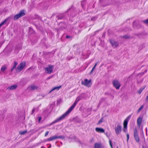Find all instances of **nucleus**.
Wrapping results in <instances>:
<instances>
[{
    "instance_id": "nucleus-1",
    "label": "nucleus",
    "mask_w": 148,
    "mask_h": 148,
    "mask_svg": "<svg viewBox=\"0 0 148 148\" xmlns=\"http://www.w3.org/2000/svg\"><path fill=\"white\" fill-rule=\"evenodd\" d=\"M77 14L76 11V9L74 8L73 6L69 8L66 11V12L57 16L56 18L58 20H62L67 18L70 17H73Z\"/></svg>"
},
{
    "instance_id": "nucleus-2",
    "label": "nucleus",
    "mask_w": 148,
    "mask_h": 148,
    "mask_svg": "<svg viewBox=\"0 0 148 148\" xmlns=\"http://www.w3.org/2000/svg\"><path fill=\"white\" fill-rule=\"evenodd\" d=\"M81 100V96H79L78 97H77V99H76L74 102L73 103V104L72 105V106L71 107H70L69 109L65 113V114L67 115L69 114L73 109L74 108L76 105L77 103Z\"/></svg>"
},
{
    "instance_id": "nucleus-3",
    "label": "nucleus",
    "mask_w": 148,
    "mask_h": 148,
    "mask_svg": "<svg viewBox=\"0 0 148 148\" xmlns=\"http://www.w3.org/2000/svg\"><path fill=\"white\" fill-rule=\"evenodd\" d=\"M67 116V115L65 114V113H64L62 115L57 118L51 123L47 125L46 126H50L53 124L64 119Z\"/></svg>"
},
{
    "instance_id": "nucleus-4",
    "label": "nucleus",
    "mask_w": 148,
    "mask_h": 148,
    "mask_svg": "<svg viewBox=\"0 0 148 148\" xmlns=\"http://www.w3.org/2000/svg\"><path fill=\"white\" fill-rule=\"evenodd\" d=\"M25 15V13L24 12V10H21L18 14L14 16L13 18L14 20L16 21L18 18L23 16Z\"/></svg>"
},
{
    "instance_id": "nucleus-5",
    "label": "nucleus",
    "mask_w": 148,
    "mask_h": 148,
    "mask_svg": "<svg viewBox=\"0 0 148 148\" xmlns=\"http://www.w3.org/2000/svg\"><path fill=\"white\" fill-rule=\"evenodd\" d=\"M81 84L83 85L89 87L91 86L92 82L91 79L88 80L87 79H86L84 81H82Z\"/></svg>"
},
{
    "instance_id": "nucleus-6",
    "label": "nucleus",
    "mask_w": 148,
    "mask_h": 148,
    "mask_svg": "<svg viewBox=\"0 0 148 148\" xmlns=\"http://www.w3.org/2000/svg\"><path fill=\"white\" fill-rule=\"evenodd\" d=\"M54 67L53 65H49L48 66L45 68L46 73L50 74L53 71Z\"/></svg>"
},
{
    "instance_id": "nucleus-7",
    "label": "nucleus",
    "mask_w": 148,
    "mask_h": 148,
    "mask_svg": "<svg viewBox=\"0 0 148 148\" xmlns=\"http://www.w3.org/2000/svg\"><path fill=\"white\" fill-rule=\"evenodd\" d=\"M110 42L113 48H115L118 47L119 46V42L118 41L113 39H110Z\"/></svg>"
},
{
    "instance_id": "nucleus-8",
    "label": "nucleus",
    "mask_w": 148,
    "mask_h": 148,
    "mask_svg": "<svg viewBox=\"0 0 148 148\" xmlns=\"http://www.w3.org/2000/svg\"><path fill=\"white\" fill-rule=\"evenodd\" d=\"M134 137L137 142H139V137L138 135V131L136 129L134 130Z\"/></svg>"
},
{
    "instance_id": "nucleus-9",
    "label": "nucleus",
    "mask_w": 148,
    "mask_h": 148,
    "mask_svg": "<svg viewBox=\"0 0 148 148\" xmlns=\"http://www.w3.org/2000/svg\"><path fill=\"white\" fill-rule=\"evenodd\" d=\"M121 125L119 124L117 125L115 128V130L117 135L119 134L121 131Z\"/></svg>"
},
{
    "instance_id": "nucleus-10",
    "label": "nucleus",
    "mask_w": 148,
    "mask_h": 148,
    "mask_svg": "<svg viewBox=\"0 0 148 148\" xmlns=\"http://www.w3.org/2000/svg\"><path fill=\"white\" fill-rule=\"evenodd\" d=\"M64 138V137L63 136H57L54 135L51 137L47 140V141H50L56 139L58 138L63 139Z\"/></svg>"
},
{
    "instance_id": "nucleus-11",
    "label": "nucleus",
    "mask_w": 148,
    "mask_h": 148,
    "mask_svg": "<svg viewBox=\"0 0 148 148\" xmlns=\"http://www.w3.org/2000/svg\"><path fill=\"white\" fill-rule=\"evenodd\" d=\"M112 84L113 86L116 89H119L121 86V84L118 80H114L112 82Z\"/></svg>"
},
{
    "instance_id": "nucleus-12",
    "label": "nucleus",
    "mask_w": 148,
    "mask_h": 148,
    "mask_svg": "<svg viewBox=\"0 0 148 148\" xmlns=\"http://www.w3.org/2000/svg\"><path fill=\"white\" fill-rule=\"evenodd\" d=\"M10 17H9L6 19H5L0 24V28L2 26L6 24L7 23L8 24L10 23Z\"/></svg>"
},
{
    "instance_id": "nucleus-13",
    "label": "nucleus",
    "mask_w": 148,
    "mask_h": 148,
    "mask_svg": "<svg viewBox=\"0 0 148 148\" xmlns=\"http://www.w3.org/2000/svg\"><path fill=\"white\" fill-rule=\"evenodd\" d=\"M25 65V62H22L20 63L16 68V69L17 70L21 71L24 67Z\"/></svg>"
},
{
    "instance_id": "nucleus-14",
    "label": "nucleus",
    "mask_w": 148,
    "mask_h": 148,
    "mask_svg": "<svg viewBox=\"0 0 148 148\" xmlns=\"http://www.w3.org/2000/svg\"><path fill=\"white\" fill-rule=\"evenodd\" d=\"M143 117L141 116H139L137 120V125L138 127H140L142 122Z\"/></svg>"
},
{
    "instance_id": "nucleus-15",
    "label": "nucleus",
    "mask_w": 148,
    "mask_h": 148,
    "mask_svg": "<svg viewBox=\"0 0 148 148\" xmlns=\"http://www.w3.org/2000/svg\"><path fill=\"white\" fill-rule=\"evenodd\" d=\"M131 116V115H129L124 120L123 122V127H127L128 122L130 119Z\"/></svg>"
},
{
    "instance_id": "nucleus-16",
    "label": "nucleus",
    "mask_w": 148,
    "mask_h": 148,
    "mask_svg": "<svg viewBox=\"0 0 148 148\" xmlns=\"http://www.w3.org/2000/svg\"><path fill=\"white\" fill-rule=\"evenodd\" d=\"M95 130L97 132L99 133H103L105 132L104 130L101 128L96 127Z\"/></svg>"
},
{
    "instance_id": "nucleus-17",
    "label": "nucleus",
    "mask_w": 148,
    "mask_h": 148,
    "mask_svg": "<svg viewBox=\"0 0 148 148\" xmlns=\"http://www.w3.org/2000/svg\"><path fill=\"white\" fill-rule=\"evenodd\" d=\"M17 87V86L16 85H14L8 87L7 89L10 90H13L15 89Z\"/></svg>"
},
{
    "instance_id": "nucleus-18",
    "label": "nucleus",
    "mask_w": 148,
    "mask_h": 148,
    "mask_svg": "<svg viewBox=\"0 0 148 148\" xmlns=\"http://www.w3.org/2000/svg\"><path fill=\"white\" fill-rule=\"evenodd\" d=\"M61 87V86H59L53 88L49 92V93H50L52 91L56 90V91L58 90Z\"/></svg>"
},
{
    "instance_id": "nucleus-19",
    "label": "nucleus",
    "mask_w": 148,
    "mask_h": 148,
    "mask_svg": "<svg viewBox=\"0 0 148 148\" xmlns=\"http://www.w3.org/2000/svg\"><path fill=\"white\" fill-rule=\"evenodd\" d=\"M94 146L95 148H103L101 144L98 143H95Z\"/></svg>"
},
{
    "instance_id": "nucleus-20",
    "label": "nucleus",
    "mask_w": 148,
    "mask_h": 148,
    "mask_svg": "<svg viewBox=\"0 0 148 148\" xmlns=\"http://www.w3.org/2000/svg\"><path fill=\"white\" fill-rule=\"evenodd\" d=\"M17 62L16 61H15L14 62V64L13 65V66L11 70V72L14 69L16 68V66L17 65Z\"/></svg>"
},
{
    "instance_id": "nucleus-21",
    "label": "nucleus",
    "mask_w": 148,
    "mask_h": 148,
    "mask_svg": "<svg viewBox=\"0 0 148 148\" xmlns=\"http://www.w3.org/2000/svg\"><path fill=\"white\" fill-rule=\"evenodd\" d=\"M30 88L31 90H34L38 88V87L34 85H32L30 86Z\"/></svg>"
},
{
    "instance_id": "nucleus-22",
    "label": "nucleus",
    "mask_w": 148,
    "mask_h": 148,
    "mask_svg": "<svg viewBox=\"0 0 148 148\" xmlns=\"http://www.w3.org/2000/svg\"><path fill=\"white\" fill-rule=\"evenodd\" d=\"M144 105H142L138 110L137 112L139 113L144 108Z\"/></svg>"
},
{
    "instance_id": "nucleus-23",
    "label": "nucleus",
    "mask_w": 148,
    "mask_h": 148,
    "mask_svg": "<svg viewBox=\"0 0 148 148\" xmlns=\"http://www.w3.org/2000/svg\"><path fill=\"white\" fill-rule=\"evenodd\" d=\"M137 22L136 21H134L133 23V26L135 28H137V25H138Z\"/></svg>"
},
{
    "instance_id": "nucleus-24",
    "label": "nucleus",
    "mask_w": 148,
    "mask_h": 148,
    "mask_svg": "<svg viewBox=\"0 0 148 148\" xmlns=\"http://www.w3.org/2000/svg\"><path fill=\"white\" fill-rule=\"evenodd\" d=\"M22 46L21 45H19V46L18 45L16 46V49H17L18 50L21 49H22Z\"/></svg>"
},
{
    "instance_id": "nucleus-25",
    "label": "nucleus",
    "mask_w": 148,
    "mask_h": 148,
    "mask_svg": "<svg viewBox=\"0 0 148 148\" xmlns=\"http://www.w3.org/2000/svg\"><path fill=\"white\" fill-rule=\"evenodd\" d=\"M97 18V16H94L92 17L91 19V20L92 21H95Z\"/></svg>"
},
{
    "instance_id": "nucleus-26",
    "label": "nucleus",
    "mask_w": 148,
    "mask_h": 148,
    "mask_svg": "<svg viewBox=\"0 0 148 148\" xmlns=\"http://www.w3.org/2000/svg\"><path fill=\"white\" fill-rule=\"evenodd\" d=\"M144 88H141L138 91V93L139 94H140L142 92L143 90L144 89Z\"/></svg>"
},
{
    "instance_id": "nucleus-27",
    "label": "nucleus",
    "mask_w": 148,
    "mask_h": 148,
    "mask_svg": "<svg viewBox=\"0 0 148 148\" xmlns=\"http://www.w3.org/2000/svg\"><path fill=\"white\" fill-rule=\"evenodd\" d=\"M142 22L145 24H147L148 23V18L146 20H143Z\"/></svg>"
},
{
    "instance_id": "nucleus-28",
    "label": "nucleus",
    "mask_w": 148,
    "mask_h": 148,
    "mask_svg": "<svg viewBox=\"0 0 148 148\" xmlns=\"http://www.w3.org/2000/svg\"><path fill=\"white\" fill-rule=\"evenodd\" d=\"M104 101H105V98H101L99 101V105H100L102 102Z\"/></svg>"
},
{
    "instance_id": "nucleus-29",
    "label": "nucleus",
    "mask_w": 148,
    "mask_h": 148,
    "mask_svg": "<svg viewBox=\"0 0 148 148\" xmlns=\"http://www.w3.org/2000/svg\"><path fill=\"white\" fill-rule=\"evenodd\" d=\"M27 132V131L26 130L24 131L20 132V134L21 135H24Z\"/></svg>"
},
{
    "instance_id": "nucleus-30",
    "label": "nucleus",
    "mask_w": 148,
    "mask_h": 148,
    "mask_svg": "<svg viewBox=\"0 0 148 148\" xmlns=\"http://www.w3.org/2000/svg\"><path fill=\"white\" fill-rule=\"evenodd\" d=\"M103 118H102L98 121V122L97 123V124L98 125V124H100V123H102L103 122Z\"/></svg>"
},
{
    "instance_id": "nucleus-31",
    "label": "nucleus",
    "mask_w": 148,
    "mask_h": 148,
    "mask_svg": "<svg viewBox=\"0 0 148 148\" xmlns=\"http://www.w3.org/2000/svg\"><path fill=\"white\" fill-rule=\"evenodd\" d=\"M6 69V67L5 66H3L1 68V71H4Z\"/></svg>"
},
{
    "instance_id": "nucleus-32",
    "label": "nucleus",
    "mask_w": 148,
    "mask_h": 148,
    "mask_svg": "<svg viewBox=\"0 0 148 148\" xmlns=\"http://www.w3.org/2000/svg\"><path fill=\"white\" fill-rule=\"evenodd\" d=\"M66 39H69L70 40H71L72 39V37L71 36H70L68 35H66Z\"/></svg>"
},
{
    "instance_id": "nucleus-33",
    "label": "nucleus",
    "mask_w": 148,
    "mask_h": 148,
    "mask_svg": "<svg viewBox=\"0 0 148 148\" xmlns=\"http://www.w3.org/2000/svg\"><path fill=\"white\" fill-rule=\"evenodd\" d=\"M123 38L125 39H128L130 38V36L127 35H125L123 36Z\"/></svg>"
},
{
    "instance_id": "nucleus-34",
    "label": "nucleus",
    "mask_w": 148,
    "mask_h": 148,
    "mask_svg": "<svg viewBox=\"0 0 148 148\" xmlns=\"http://www.w3.org/2000/svg\"><path fill=\"white\" fill-rule=\"evenodd\" d=\"M109 142L110 145V147H111V148H113L112 145V142L110 140H109Z\"/></svg>"
},
{
    "instance_id": "nucleus-35",
    "label": "nucleus",
    "mask_w": 148,
    "mask_h": 148,
    "mask_svg": "<svg viewBox=\"0 0 148 148\" xmlns=\"http://www.w3.org/2000/svg\"><path fill=\"white\" fill-rule=\"evenodd\" d=\"M41 119H42V118L41 117L39 116L38 117V121L39 123L40 122Z\"/></svg>"
},
{
    "instance_id": "nucleus-36",
    "label": "nucleus",
    "mask_w": 148,
    "mask_h": 148,
    "mask_svg": "<svg viewBox=\"0 0 148 148\" xmlns=\"http://www.w3.org/2000/svg\"><path fill=\"white\" fill-rule=\"evenodd\" d=\"M124 127L123 129V132H126L127 131V127Z\"/></svg>"
},
{
    "instance_id": "nucleus-37",
    "label": "nucleus",
    "mask_w": 148,
    "mask_h": 148,
    "mask_svg": "<svg viewBox=\"0 0 148 148\" xmlns=\"http://www.w3.org/2000/svg\"><path fill=\"white\" fill-rule=\"evenodd\" d=\"M126 136H127V141L128 142V140H129V134H126Z\"/></svg>"
},
{
    "instance_id": "nucleus-38",
    "label": "nucleus",
    "mask_w": 148,
    "mask_h": 148,
    "mask_svg": "<svg viewBox=\"0 0 148 148\" xmlns=\"http://www.w3.org/2000/svg\"><path fill=\"white\" fill-rule=\"evenodd\" d=\"M63 25H64L62 27V28L64 29L66 28V23H65L64 24H63Z\"/></svg>"
},
{
    "instance_id": "nucleus-39",
    "label": "nucleus",
    "mask_w": 148,
    "mask_h": 148,
    "mask_svg": "<svg viewBox=\"0 0 148 148\" xmlns=\"http://www.w3.org/2000/svg\"><path fill=\"white\" fill-rule=\"evenodd\" d=\"M49 133V131H47L45 133V136H47L48 134V133Z\"/></svg>"
},
{
    "instance_id": "nucleus-40",
    "label": "nucleus",
    "mask_w": 148,
    "mask_h": 148,
    "mask_svg": "<svg viewBox=\"0 0 148 148\" xmlns=\"http://www.w3.org/2000/svg\"><path fill=\"white\" fill-rule=\"evenodd\" d=\"M97 63H95V64L94 65L92 68L95 69L97 65Z\"/></svg>"
},
{
    "instance_id": "nucleus-41",
    "label": "nucleus",
    "mask_w": 148,
    "mask_h": 148,
    "mask_svg": "<svg viewBox=\"0 0 148 148\" xmlns=\"http://www.w3.org/2000/svg\"><path fill=\"white\" fill-rule=\"evenodd\" d=\"M94 70V69L93 68L91 70V71H90V74H92V73Z\"/></svg>"
},
{
    "instance_id": "nucleus-42",
    "label": "nucleus",
    "mask_w": 148,
    "mask_h": 148,
    "mask_svg": "<svg viewBox=\"0 0 148 148\" xmlns=\"http://www.w3.org/2000/svg\"><path fill=\"white\" fill-rule=\"evenodd\" d=\"M52 76H49V77H48L47 78V79H51V78H52Z\"/></svg>"
},
{
    "instance_id": "nucleus-43",
    "label": "nucleus",
    "mask_w": 148,
    "mask_h": 148,
    "mask_svg": "<svg viewBox=\"0 0 148 148\" xmlns=\"http://www.w3.org/2000/svg\"><path fill=\"white\" fill-rule=\"evenodd\" d=\"M73 58L71 57V58H69V57H68L67 58V59L68 60H70L71 58Z\"/></svg>"
},
{
    "instance_id": "nucleus-44",
    "label": "nucleus",
    "mask_w": 148,
    "mask_h": 148,
    "mask_svg": "<svg viewBox=\"0 0 148 148\" xmlns=\"http://www.w3.org/2000/svg\"><path fill=\"white\" fill-rule=\"evenodd\" d=\"M51 144H50L49 146H48V148H51Z\"/></svg>"
},
{
    "instance_id": "nucleus-45",
    "label": "nucleus",
    "mask_w": 148,
    "mask_h": 148,
    "mask_svg": "<svg viewBox=\"0 0 148 148\" xmlns=\"http://www.w3.org/2000/svg\"><path fill=\"white\" fill-rule=\"evenodd\" d=\"M107 5H103L102 6L103 7H105Z\"/></svg>"
},
{
    "instance_id": "nucleus-46",
    "label": "nucleus",
    "mask_w": 148,
    "mask_h": 148,
    "mask_svg": "<svg viewBox=\"0 0 148 148\" xmlns=\"http://www.w3.org/2000/svg\"><path fill=\"white\" fill-rule=\"evenodd\" d=\"M41 148H46L44 147L43 146H42V147H41Z\"/></svg>"
},
{
    "instance_id": "nucleus-47",
    "label": "nucleus",
    "mask_w": 148,
    "mask_h": 148,
    "mask_svg": "<svg viewBox=\"0 0 148 148\" xmlns=\"http://www.w3.org/2000/svg\"><path fill=\"white\" fill-rule=\"evenodd\" d=\"M145 73H146L147 72V70H146L145 71Z\"/></svg>"
},
{
    "instance_id": "nucleus-48",
    "label": "nucleus",
    "mask_w": 148,
    "mask_h": 148,
    "mask_svg": "<svg viewBox=\"0 0 148 148\" xmlns=\"http://www.w3.org/2000/svg\"><path fill=\"white\" fill-rule=\"evenodd\" d=\"M102 1H103L102 2H101V3H104V2L103 1H104L102 0Z\"/></svg>"
},
{
    "instance_id": "nucleus-49",
    "label": "nucleus",
    "mask_w": 148,
    "mask_h": 148,
    "mask_svg": "<svg viewBox=\"0 0 148 148\" xmlns=\"http://www.w3.org/2000/svg\"><path fill=\"white\" fill-rule=\"evenodd\" d=\"M34 111V109H33L32 110V112H33Z\"/></svg>"
},
{
    "instance_id": "nucleus-50",
    "label": "nucleus",
    "mask_w": 148,
    "mask_h": 148,
    "mask_svg": "<svg viewBox=\"0 0 148 148\" xmlns=\"http://www.w3.org/2000/svg\"><path fill=\"white\" fill-rule=\"evenodd\" d=\"M142 147H143V148H146V147H144L143 146Z\"/></svg>"
},
{
    "instance_id": "nucleus-51",
    "label": "nucleus",
    "mask_w": 148,
    "mask_h": 148,
    "mask_svg": "<svg viewBox=\"0 0 148 148\" xmlns=\"http://www.w3.org/2000/svg\"><path fill=\"white\" fill-rule=\"evenodd\" d=\"M62 23H60V25H62Z\"/></svg>"
},
{
    "instance_id": "nucleus-52",
    "label": "nucleus",
    "mask_w": 148,
    "mask_h": 148,
    "mask_svg": "<svg viewBox=\"0 0 148 148\" xmlns=\"http://www.w3.org/2000/svg\"><path fill=\"white\" fill-rule=\"evenodd\" d=\"M102 36H104V34H103V35Z\"/></svg>"
},
{
    "instance_id": "nucleus-53",
    "label": "nucleus",
    "mask_w": 148,
    "mask_h": 148,
    "mask_svg": "<svg viewBox=\"0 0 148 148\" xmlns=\"http://www.w3.org/2000/svg\"><path fill=\"white\" fill-rule=\"evenodd\" d=\"M102 36H104V34H103V35Z\"/></svg>"
}]
</instances>
